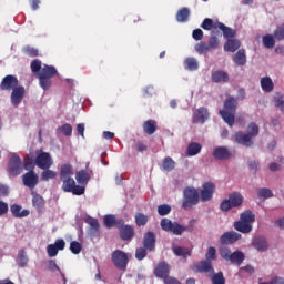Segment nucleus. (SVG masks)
I'll return each instance as SVG.
<instances>
[{
    "label": "nucleus",
    "instance_id": "nucleus-32",
    "mask_svg": "<svg viewBox=\"0 0 284 284\" xmlns=\"http://www.w3.org/2000/svg\"><path fill=\"white\" fill-rule=\"evenodd\" d=\"M240 221H243L244 223L252 225V223H254V221H256V215L254 214V212L247 210V211H244L243 213H241Z\"/></svg>",
    "mask_w": 284,
    "mask_h": 284
},
{
    "label": "nucleus",
    "instance_id": "nucleus-34",
    "mask_svg": "<svg viewBox=\"0 0 284 284\" xmlns=\"http://www.w3.org/2000/svg\"><path fill=\"white\" fill-rule=\"evenodd\" d=\"M173 253L175 254V256H181L182 258H187L189 256H192V250L183 246L173 247Z\"/></svg>",
    "mask_w": 284,
    "mask_h": 284
},
{
    "label": "nucleus",
    "instance_id": "nucleus-25",
    "mask_svg": "<svg viewBox=\"0 0 284 284\" xmlns=\"http://www.w3.org/2000/svg\"><path fill=\"white\" fill-rule=\"evenodd\" d=\"M211 79L213 83H227L230 81V74L225 71H215L212 73Z\"/></svg>",
    "mask_w": 284,
    "mask_h": 284
},
{
    "label": "nucleus",
    "instance_id": "nucleus-24",
    "mask_svg": "<svg viewBox=\"0 0 284 284\" xmlns=\"http://www.w3.org/2000/svg\"><path fill=\"white\" fill-rule=\"evenodd\" d=\"M11 214L14 216V219H26V216H30V211L22 210L21 205L13 204L10 206ZM22 210V211H21Z\"/></svg>",
    "mask_w": 284,
    "mask_h": 284
},
{
    "label": "nucleus",
    "instance_id": "nucleus-57",
    "mask_svg": "<svg viewBox=\"0 0 284 284\" xmlns=\"http://www.w3.org/2000/svg\"><path fill=\"white\" fill-rule=\"evenodd\" d=\"M145 256H148V248L139 247L135 250V258L138 261H143V258H145Z\"/></svg>",
    "mask_w": 284,
    "mask_h": 284
},
{
    "label": "nucleus",
    "instance_id": "nucleus-63",
    "mask_svg": "<svg viewBox=\"0 0 284 284\" xmlns=\"http://www.w3.org/2000/svg\"><path fill=\"white\" fill-rule=\"evenodd\" d=\"M54 247L58 248V252H63V250H65V240L63 239H58L54 242Z\"/></svg>",
    "mask_w": 284,
    "mask_h": 284
},
{
    "label": "nucleus",
    "instance_id": "nucleus-36",
    "mask_svg": "<svg viewBox=\"0 0 284 284\" xmlns=\"http://www.w3.org/2000/svg\"><path fill=\"white\" fill-rule=\"evenodd\" d=\"M261 88L264 92H272L274 90V82L272 78L265 77L261 79Z\"/></svg>",
    "mask_w": 284,
    "mask_h": 284
},
{
    "label": "nucleus",
    "instance_id": "nucleus-48",
    "mask_svg": "<svg viewBox=\"0 0 284 284\" xmlns=\"http://www.w3.org/2000/svg\"><path fill=\"white\" fill-rule=\"evenodd\" d=\"M258 199H272L274 196V193H272V190L267 187L258 189L257 191Z\"/></svg>",
    "mask_w": 284,
    "mask_h": 284
},
{
    "label": "nucleus",
    "instance_id": "nucleus-64",
    "mask_svg": "<svg viewBox=\"0 0 284 284\" xmlns=\"http://www.w3.org/2000/svg\"><path fill=\"white\" fill-rule=\"evenodd\" d=\"M192 37L195 41H201L203 39V30L201 29L193 30Z\"/></svg>",
    "mask_w": 284,
    "mask_h": 284
},
{
    "label": "nucleus",
    "instance_id": "nucleus-26",
    "mask_svg": "<svg viewBox=\"0 0 284 284\" xmlns=\"http://www.w3.org/2000/svg\"><path fill=\"white\" fill-rule=\"evenodd\" d=\"M233 227L236 232H241L242 234H250V232H252V224H247V222H243V220L234 222Z\"/></svg>",
    "mask_w": 284,
    "mask_h": 284
},
{
    "label": "nucleus",
    "instance_id": "nucleus-13",
    "mask_svg": "<svg viewBox=\"0 0 284 284\" xmlns=\"http://www.w3.org/2000/svg\"><path fill=\"white\" fill-rule=\"evenodd\" d=\"M253 139V136L247 133H243L242 131H239L233 135V141L239 143V145H244L245 148H252V145H254Z\"/></svg>",
    "mask_w": 284,
    "mask_h": 284
},
{
    "label": "nucleus",
    "instance_id": "nucleus-47",
    "mask_svg": "<svg viewBox=\"0 0 284 284\" xmlns=\"http://www.w3.org/2000/svg\"><path fill=\"white\" fill-rule=\"evenodd\" d=\"M41 181H50V179H57V172L45 169L41 175H40Z\"/></svg>",
    "mask_w": 284,
    "mask_h": 284
},
{
    "label": "nucleus",
    "instance_id": "nucleus-28",
    "mask_svg": "<svg viewBox=\"0 0 284 284\" xmlns=\"http://www.w3.org/2000/svg\"><path fill=\"white\" fill-rule=\"evenodd\" d=\"M178 23H186L190 21V9L187 7L181 8L175 16Z\"/></svg>",
    "mask_w": 284,
    "mask_h": 284
},
{
    "label": "nucleus",
    "instance_id": "nucleus-35",
    "mask_svg": "<svg viewBox=\"0 0 284 284\" xmlns=\"http://www.w3.org/2000/svg\"><path fill=\"white\" fill-rule=\"evenodd\" d=\"M231 263H234L235 265H241L243 261H245V254L241 251H235L231 253L230 260Z\"/></svg>",
    "mask_w": 284,
    "mask_h": 284
},
{
    "label": "nucleus",
    "instance_id": "nucleus-53",
    "mask_svg": "<svg viewBox=\"0 0 284 284\" xmlns=\"http://www.w3.org/2000/svg\"><path fill=\"white\" fill-rule=\"evenodd\" d=\"M274 39H276V41L284 40V23H282L281 26H277V28L275 29Z\"/></svg>",
    "mask_w": 284,
    "mask_h": 284
},
{
    "label": "nucleus",
    "instance_id": "nucleus-16",
    "mask_svg": "<svg viewBox=\"0 0 284 284\" xmlns=\"http://www.w3.org/2000/svg\"><path fill=\"white\" fill-rule=\"evenodd\" d=\"M26 97V88L23 85L16 87L11 92V103L14 108H19V104L23 101Z\"/></svg>",
    "mask_w": 284,
    "mask_h": 284
},
{
    "label": "nucleus",
    "instance_id": "nucleus-62",
    "mask_svg": "<svg viewBox=\"0 0 284 284\" xmlns=\"http://www.w3.org/2000/svg\"><path fill=\"white\" fill-rule=\"evenodd\" d=\"M220 256L225 261H230V256H232V251H230V248L227 247H222L220 250Z\"/></svg>",
    "mask_w": 284,
    "mask_h": 284
},
{
    "label": "nucleus",
    "instance_id": "nucleus-58",
    "mask_svg": "<svg viewBox=\"0 0 284 284\" xmlns=\"http://www.w3.org/2000/svg\"><path fill=\"white\" fill-rule=\"evenodd\" d=\"M70 192H72L74 196H81L85 194V186L73 184V187Z\"/></svg>",
    "mask_w": 284,
    "mask_h": 284
},
{
    "label": "nucleus",
    "instance_id": "nucleus-17",
    "mask_svg": "<svg viewBox=\"0 0 284 284\" xmlns=\"http://www.w3.org/2000/svg\"><path fill=\"white\" fill-rule=\"evenodd\" d=\"M195 272L200 274H207V276H212L214 274V266L212 262L209 260H202L195 265Z\"/></svg>",
    "mask_w": 284,
    "mask_h": 284
},
{
    "label": "nucleus",
    "instance_id": "nucleus-60",
    "mask_svg": "<svg viewBox=\"0 0 284 284\" xmlns=\"http://www.w3.org/2000/svg\"><path fill=\"white\" fill-rule=\"evenodd\" d=\"M47 254L50 256V258H54V256L59 254V248L54 246V244H49L47 247Z\"/></svg>",
    "mask_w": 284,
    "mask_h": 284
},
{
    "label": "nucleus",
    "instance_id": "nucleus-15",
    "mask_svg": "<svg viewBox=\"0 0 284 284\" xmlns=\"http://www.w3.org/2000/svg\"><path fill=\"white\" fill-rule=\"evenodd\" d=\"M210 119V111L205 106H200L197 110L193 112L192 123H205Z\"/></svg>",
    "mask_w": 284,
    "mask_h": 284
},
{
    "label": "nucleus",
    "instance_id": "nucleus-50",
    "mask_svg": "<svg viewBox=\"0 0 284 284\" xmlns=\"http://www.w3.org/2000/svg\"><path fill=\"white\" fill-rule=\"evenodd\" d=\"M195 51L199 52V54H206V52H210V47L207 42H199L195 44Z\"/></svg>",
    "mask_w": 284,
    "mask_h": 284
},
{
    "label": "nucleus",
    "instance_id": "nucleus-27",
    "mask_svg": "<svg viewBox=\"0 0 284 284\" xmlns=\"http://www.w3.org/2000/svg\"><path fill=\"white\" fill-rule=\"evenodd\" d=\"M233 62L235 65H246L247 63V54H245V51L243 49H240L234 55H233Z\"/></svg>",
    "mask_w": 284,
    "mask_h": 284
},
{
    "label": "nucleus",
    "instance_id": "nucleus-45",
    "mask_svg": "<svg viewBox=\"0 0 284 284\" xmlns=\"http://www.w3.org/2000/svg\"><path fill=\"white\" fill-rule=\"evenodd\" d=\"M103 223L105 225V227H116V223H119V220H116V216L114 215H104L103 217Z\"/></svg>",
    "mask_w": 284,
    "mask_h": 284
},
{
    "label": "nucleus",
    "instance_id": "nucleus-52",
    "mask_svg": "<svg viewBox=\"0 0 284 284\" xmlns=\"http://www.w3.org/2000/svg\"><path fill=\"white\" fill-rule=\"evenodd\" d=\"M219 256L216 255V248L214 246H211L207 248V252L205 253V261H216Z\"/></svg>",
    "mask_w": 284,
    "mask_h": 284
},
{
    "label": "nucleus",
    "instance_id": "nucleus-37",
    "mask_svg": "<svg viewBox=\"0 0 284 284\" xmlns=\"http://www.w3.org/2000/svg\"><path fill=\"white\" fill-rule=\"evenodd\" d=\"M201 28L207 31L213 30L212 33H214L215 30H219V27H216V23H214L212 18H205L201 24Z\"/></svg>",
    "mask_w": 284,
    "mask_h": 284
},
{
    "label": "nucleus",
    "instance_id": "nucleus-44",
    "mask_svg": "<svg viewBox=\"0 0 284 284\" xmlns=\"http://www.w3.org/2000/svg\"><path fill=\"white\" fill-rule=\"evenodd\" d=\"M149 217L148 215L143 213H136L135 214V224L138 227H143L144 225H148Z\"/></svg>",
    "mask_w": 284,
    "mask_h": 284
},
{
    "label": "nucleus",
    "instance_id": "nucleus-23",
    "mask_svg": "<svg viewBox=\"0 0 284 284\" xmlns=\"http://www.w3.org/2000/svg\"><path fill=\"white\" fill-rule=\"evenodd\" d=\"M217 30H221L223 32L224 39H234L236 37V30L225 26L223 22H216Z\"/></svg>",
    "mask_w": 284,
    "mask_h": 284
},
{
    "label": "nucleus",
    "instance_id": "nucleus-49",
    "mask_svg": "<svg viewBox=\"0 0 284 284\" xmlns=\"http://www.w3.org/2000/svg\"><path fill=\"white\" fill-rule=\"evenodd\" d=\"M36 165H37V161H34V159L32 158L24 159L23 168L28 172H34Z\"/></svg>",
    "mask_w": 284,
    "mask_h": 284
},
{
    "label": "nucleus",
    "instance_id": "nucleus-42",
    "mask_svg": "<svg viewBox=\"0 0 284 284\" xmlns=\"http://www.w3.org/2000/svg\"><path fill=\"white\" fill-rule=\"evenodd\" d=\"M17 263L19 267H26V265H28V254L26 253V250H20L18 252Z\"/></svg>",
    "mask_w": 284,
    "mask_h": 284
},
{
    "label": "nucleus",
    "instance_id": "nucleus-61",
    "mask_svg": "<svg viewBox=\"0 0 284 284\" xmlns=\"http://www.w3.org/2000/svg\"><path fill=\"white\" fill-rule=\"evenodd\" d=\"M24 54H27V57H39V50L34 49V47H26L24 48Z\"/></svg>",
    "mask_w": 284,
    "mask_h": 284
},
{
    "label": "nucleus",
    "instance_id": "nucleus-51",
    "mask_svg": "<svg viewBox=\"0 0 284 284\" xmlns=\"http://www.w3.org/2000/svg\"><path fill=\"white\" fill-rule=\"evenodd\" d=\"M172 212V206L168 204H161L158 206V214L160 216H168Z\"/></svg>",
    "mask_w": 284,
    "mask_h": 284
},
{
    "label": "nucleus",
    "instance_id": "nucleus-3",
    "mask_svg": "<svg viewBox=\"0 0 284 284\" xmlns=\"http://www.w3.org/2000/svg\"><path fill=\"white\" fill-rule=\"evenodd\" d=\"M201 194L194 186H187L183 190L182 210L190 212L195 205H199Z\"/></svg>",
    "mask_w": 284,
    "mask_h": 284
},
{
    "label": "nucleus",
    "instance_id": "nucleus-30",
    "mask_svg": "<svg viewBox=\"0 0 284 284\" xmlns=\"http://www.w3.org/2000/svg\"><path fill=\"white\" fill-rule=\"evenodd\" d=\"M84 223L90 225V232L91 234H98L99 230H101V225L99 224V220L92 217V216H87L84 219Z\"/></svg>",
    "mask_w": 284,
    "mask_h": 284
},
{
    "label": "nucleus",
    "instance_id": "nucleus-29",
    "mask_svg": "<svg viewBox=\"0 0 284 284\" xmlns=\"http://www.w3.org/2000/svg\"><path fill=\"white\" fill-rule=\"evenodd\" d=\"M241 48V41L239 39H229L224 43V50L225 52H236Z\"/></svg>",
    "mask_w": 284,
    "mask_h": 284
},
{
    "label": "nucleus",
    "instance_id": "nucleus-40",
    "mask_svg": "<svg viewBox=\"0 0 284 284\" xmlns=\"http://www.w3.org/2000/svg\"><path fill=\"white\" fill-rule=\"evenodd\" d=\"M276 38H274V36L272 34H266L262 38V43L264 45V48H268L272 49L274 48V45H276Z\"/></svg>",
    "mask_w": 284,
    "mask_h": 284
},
{
    "label": "nucleus",
    "instance_id": "nucleus-8",
    "mask_svg": "<svg viewBox=\"0 0 284 284\" xmlns=\"http://www.w3.org/2000/svg\"><path fill=\"white\" fill-rule=\"evenodd\" d=\"M116 227L119 229L122 241H132L134 239V226L125 224V220H118Z\"/></svg>",
    "mask_w": 284,
    "mask_h": 284
},
{
    "label": "nucleus",
    "instance_id": "nucleus-5",
    "mask_svg": "<svg viewBox=\"0 0 284 284\" xmlns=\"http://www.w3.org/2000/svg\"><path fill=\"white\" fill-rule=\"evenodd\" d=\"M130 258H132V254L125 253L121 250H115L112 253L113 265H115L118 270H121V272H125V270H128V264L130 263Z\"/></svg>",
    "mask_w": 284,
    "mask_h": 284
},
{
    "label": "nucleus",
    "instance_id": "nucleus-21",
    "mask_svg": "<svg viewBox=\"0 0 284 284\" xmlns=\"http://www.w3.org/2000/svg\"><path fill=\"white\" fill-rule=\"evenodd\" d=\"M241 240V234L231 231V232H225L223 235L220 237V243L222 245H232V243H236V241Z\"/></svg>",
    "mask_w": 284,
    "mask_h": 284
},
{
    "label": "nucleus",
    "instance_id": "nucleus-22",
    "mask_svg": "<svg viewBox=\"0 0 284 284\" xmlns=\"http://www.w3.org/2000/svg\"><path fill=\"white\" fill-rule=\"evenodd\" d=\"M252 245L253 247H255V250H257V252H267V250L270 248L267 239H265L264 236H257L253 239Z\"/></svg>",
    "mask_w": 284,
    "mask_h": 284
},
{
    "label": "nucleus",
    "instance_id": "nucleus-43",
    "mask_svg": "<svg viewBox=\"0 0 284 284\" xmlns=\"http://www.w3.org/2000/svg\"><path fill=\"white\" fill-rule=\"evenodd\" d=\"M212 281V284H225V275H223V272L213 273L211 276H209Z\"/></svg>",
    "mask_w": 284,
    "mask_h": 284
},
{
    "label": "nucleus",
    "instance_id": "nucleus-33",
    "mask_svg": "<svg viewBox=\"0 0 284 284\" xmlns=\"http://www.w3.org/2000/svg\"><path fill=\"white\" fill-rule=\"evenodd\" d=\"M143 131L145 134L152 135L154 132H156V121L154 120H146L143 125Z\"/></svg>",
    "mask_w": 284,
    "mask_h": 284
},
{
    "label": "nucleus",
    "instance_id": "nucleus-31",
    "mask_svg": "<svg viewBox=\"0 0 284 284\" xmlns=\"http://www.w3.org/2000/svg\"><path fill=\"white\" fill-rule=\"evenodd\" d=\"M75 181H78L80 185H88V183L90 182V173H88V171L85 170H80L75 174Z\"/></svg>",
    "mask_w": 284,
    "mask_h": 284
},
{
    "label": "nucleus",
    "instance_id": "nucleus-41",
    "mask_svg": "<svg viewBox=\"0 0 284 284\" xmlns=\"http://www.w3.org/2000/svg\"><path fill=\"white\" fill-rule=\"evenodd\" d=\"M162 168L165 170V172H172L174 168H176V162L170 156L165 158L164 161L162 162Z\"/></svg>",
    "mask_w": 284,
    "mask_h": 284
},
{
    "label": "nucleus",
    "instance_id": "nucleus-56",
    "mask_svg": "<svg viewBox=\"0 0 284 284\" xmlns=\"http://www.w3.org/2000/svg\"><path fill=\"white\" fill-rule=\"evenodd\" d=\"M70 250H71L72 254H81L83 246H81V243H79L77 241H72L70 243Z\"/></svg>",
    "mask_w": 284,
    "mask_h": 284
},
{
    "label": "nucleus",
    "instance_id": "nucleus-2",
    "mask_svg": "<svg viewBox=\"0 0 284 284\" xmlns=\"http://www.w3.org/2000/svg\"><path fill=\"white\" fill-rule=\"evenodd\" d=\"M239 108V101L230 97L224 102V110H220L219 114L222 116L224 123H227L229 128H234V114H236V109Z\"/></svg>",
    "mask_w": 284,
    "mask_h": 284
},
{
    "label": "nucleus",
    "instance_id": "nucleus-1",
    "mask_svg": "<svg viewBox=\"0 0 284 284\" xmlns=\"http://www.w3.org/2000/svg\"><path fill=\"white\" fill-rule=\"evenodd\" d=\"M31 72L38 77L39 85L42 90H50L52 87V77L57 74V68L47 64L41 68V61L33 60L31 62Z\"/></svg>",
    "mask_w": 284,
    "mask_h": 284
},
{
    "label": "nucleus",
    "instance_id": "nucleus-14",
    "mask_svg": "<svg viewBox=\"0 0 284 284\" xmlns=\"http://www.w3.org/2000/svg\"><path fill=\"white\" fill-rule=\"evenodd\" d=\"M22 183L29 190H34L39 185V175L34 171H29L22 176Z\"/></svg>",
    "mask_w": 284,
    "mask_h": 284
},
{
    "label": "nucleus",
    "instance_id": "nucleus-10",
    "mask_svg": "<svg viewBox=\"0 0 284 284\" xmlns=\"http://www.w3.org/2000/svg\"><path fill=\"white\" fill-rule=\"evenodd\" d=\"M214 192H216V185L214 182H205L200 191L201 202L207 203V201H212Z\"/></svg>",
    "mask_w": 284,
    "mask_h": 284
},
{
    "label": "nucleus",
    "instance_id": "nucleus-55",
    "mask_svg": "<svg viewBox=\"0 0 284 284\" xmlns=\"http://www.w3.org/2000/svg\"><path fill=\"white\" fill-rule=\"evenodd\" d=\"M33 207H43L45 205V201L43 200V196L39 194H34L32 199Z\"/></svg>",
    "mask_w": 284,
    "mask_h": 284
},
{
    "label": "nucleus",
    "instance_id": "nucleus-11",
    "mask_svg": "<svg viewBox=\"0 0 284 284\" xmlns=\"http://www.w3.org/2000/svg\"><path fill=\"white\" fill-rule=\"evenodd\" d=\"M53 163L52 156L48 152H42L36 158V164L40 170H50Z\"/></svg>",
    "mask_w": 284,
    "mask_h": 284
},
{
    "label": "nucleus",
    "instance_id": "nucleus-6",
    "mask_svg": "<svg viewBox=\"0 0 284 284\" xmlns=\"http://www.w3.org/2000/svg\"><path fill=\"white\" fill-rule=\"evenodd\" d=\"M161 229L163 232H171L175 236H181L183 232H187V227L179 224V222H172V220L164 217L160 222Z\"/></svg>",
    "mask_w": 284,
    "mask_h": 284
},
{
    "label": "nucleus",
    "instance_id": "nucleus-9",
    "mask_svg": "<svg viewBox=\"0 0 284 284\" xmlns=\"http://www.w3.org/2000/svg\"><path fill=\"white\" fill-rule=\"evenodd\" d=\"M8 172L11 176H19V174L23 172V162H21V158L19 155H11Z\"/></svg>",
    "mask_w": 284,
    "mask_h": 284
},
{
    "label": "nucleus",
    "instance_id": "nucleus-19",
    "mask_svg": "<svg viewBox=\"0 0 284 284\" xmlns=\"http://www.w3.org/2000/svg\"><path fill=\"white\" fill-rule=\"evenodd\" d=\"M213 156L217 161H227V159H232V152H230L227 146H216L213 150Z\"/></svg>",
    "mask_w": 284,
    "mask_h": 284
},
{
    "label": "nucleus",
    "instance_id": "nucleus-18",
    "mask_svg": "<svg viewBox=\"0 0 284 284\" xmlns=\"http://www.w3.org/2000/svg\"><path fill=\"white\" fill-rule=\"evenodd\" d=\"M154 275L156 276V278H163V281H165V278H169L170 264H168V262H160L154 268Z\"/></svg>",
    "mask_w": 284,
    "mask_h": 284
},
{
    "label": "nucleus",
    "instance_id": "nucleus-20",
    "mask_svg": "<svg viewBox=\"0 0 284 284\" xmlns=\"http://www.w3.org/2000/svg\"><path fill=\"white\" fill-rule=\"evenodd\" d=\"M143 247L149 252H154V247H156V235H154V232L149 231L144 234Z\"/></svg>",
    "mask_w": 284,
    "mask_h": 284
},
{
    "label": "nucleus",
    "instance_id": "nucleus-46",
    "mask_svg": "<svg viewBox=\"0 0 284 284\" xmlns=\"http://www.w3.org/2000/svg\"><path fill=\"white\" fill-rule=\"evenodd\" d=\"M248 135H251L253 139H256V136H258V124L251 122L247 125V133Z\"/></svg>",
    "mask_w": 284,
    "mask_h": 284
},
{
    "label": "nucleus",
    "instance_id": "nucleus-54",
    "mask_svg": "<svg viewBox=\"0 0 284 284\" xmlns=\"http://www.w3.org/2000/svg\"><path fill=\"white\" fill-rule=\"evenodd\" d=\"M221 41H219V38L216 36H211L209 42L206 43L209 45V50H216L219 48Z\"/></svg>",
    "mask_w": 284,
    "mask_h": 284
},
{
    "label": "nucleus",
    "instance_id": "nucleus-38",
    "mask_svg": "<svg viewBox=\"0 0 284 284\" xmlns=\"http://www.w3.org/2000/svg\"><path fill=\"white\" fill-rule=\"evenodd\" d=\"M202 150V146L199 144V142H192L187 146V155L189 156H196V154H200Z\"/></svg>",
    "mask_w": 284,
    "mask_h": 284
},
{
    "label": "nucleus",
    "instance_id": "nucleus-7",
    "mask_svg": "<svg viewBox=\"0 0 284 284\" xmlns=\"http://www.w3.org/2000/svg\"><path fill=\"white\" fill-rule=\"evenodd\" d=\"M243 205V195L239 192H233L229 194V199L224 200L220 204V210L222 212H230L232 207H241Z\"/></svg>",
    "mask_w": 284,
    "mask_h": 284
},
{
    "label": "nucleus",
    "instance_id": "nucleus-4",
    "mask_svg": "<svg viewBox=\"0 0 284 284\" xmlns=\"http://www.w3.org/2000/svg\"><path fill=\"white\" fill-rule=\"evenodd\" d=\"M74 171L72 170V165L63 164L60 171V181L62 182L63 192H72V189L75 185L74 181Z\"/></svg>",
    "mask_w": 284,
    "mask_h": 284
},
{
    "label": "nucleus",
    "instance_id": "nucleus-12",
    "mask_svg": "<svg viewBox=\"0 0 284 284\" xmlns=\"http://www.w3.org/2000/svg\"><path fill=\"white\" fill-rule=\"evenodd\" d=\"M18 87H19V79H17L16 75H12V74L6 75L0 83V90L6 92H10Z\"/></svg>",
    "mask_w": 284,
    "mask_h": 284
},
{
    "label": "nucleus",
    "instance_id": "nucleus-39",
    "mask_svg": "<svg viewBox=\"0 0 284 284\" xmlns=\"http://www.w3.org/2000/svg\"><path fill=\"white\" fill-rule=\"evenodd\" d=\"M184 65L186 70L194 72V70H199V61L195 58H186L184 60Z\"/></svg>",
    "mask_w": 284,
    "mask_h": 284
},
{
    "label": "nucleus",
    "instance_id": "nucleus-59",
    "mask_svg": "<svg viewBox=\"0 0 284 284\" xmlns=\"http://www.w3.org/2000/svg\"><path fill=\"white\" fill-rule=\"evenodd\" d=\"M58 130H61L64 136H72V124L65 123L62 126H60Z\"/></svg>",
    "mask_w": 284,
    "mask_h": 284
}]
</instances>
